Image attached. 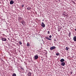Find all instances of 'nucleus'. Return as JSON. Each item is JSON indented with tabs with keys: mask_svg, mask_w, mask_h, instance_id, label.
<instances>
[{
	"mask_svg": "<svg viewBox=\"0 0 76 76\" xmlns=\"http://www.w3.org/2000/svg\"><path fill=\"white\" fill-rule=\"evenodd\" d=\"M41 26L42 27H43V28H44V27H45V24H44V23H42V24H41Z\"/></svg>",
	"mask_w": 76,
	"mask_h": 76,
	"instance_id": "nucleus-2",
	"label": "nucleus"
},
{
	"mask_svg": "<svg viewBox=\"0 0 76 76\" xmlns=\"http://www.w3.org/2000/svg\"><path fill=\"white\" fill-rule=\"evenodd\" d=\"M56 55L58 56H59L60 55V53H56Z\"/></svg>",
	"mask_w": 76,
	"mask_h": 76,
	"instance_id": "nucleus-12",
	"label": "nucleus"
},
{
	"mask_svg": "<svg viewBox=\"0 0 76 76\" xmlns=\"http://www.w3.org/2000/svg\"><path fill=\"white\" fill-rule=\"evenodd\" d=\"M18 19L19 20H21V19H22V18H21V17H18Z\"/></svg>",
	"mask_w": 76,
	"mask_h": 76,
	"instance_id": "nucleus-10",
	"label": "nucleus"
},
{
	"mask_svg": "<svg viewBox=\"0 0 76 76\" xmlns=\"http://www.w3.org/2000/svg\"><path fill=\"white\" fill-rule=\"evenodd\" d=\"M61 65L64 66L65 65V63L63 62L61 63Z\"/></svg>",
	"mask_w": 76,
	"mask_h": 76,
	"instance_id": "nucleus-7",
	"label": "nucleus"
},
{
	"mask_svg": "<svg viewBox=\"0 0 76 76\" xmlns=\"http://www.w3.org/2000/svg\"><path fill=\"white\" fill-rule=\"evenodd\" d=\"M45 38L46 39H48V40H51V39H50L48 37H46Z\"/></svg>",
	"mask_w": 76,
	"mask_h": 76,
	"instance_id": "nucleus-5",
	"label": "nucleus"
},
{
	"mask_svg": "<svg viewBox=\"0 0 76 76\" xmlns=\"http://www.w3.org/2000/svg\"><path fill=\"white\" fill-rule=\"evenodd\" d=\"M65 50H69V48L66 47L65 49Z\"/></svg>",
	"mask_w": 76,
	"mask_h": 76,
	"instance_id": "nucleus-17",
	"label": "nucleus"
},
{
	"mask_svg": "<svg viewBox=\"0 0 76 76\" xmlns=\"http://www.w3.org/2000/svg\"><path fill=\"white\" fill-rule=\"evenodd\" d=\"M27 46L29 47V44L27 43Z\"/></svg>",
	"mask_w": 76,
	"mask_h": 76,
	"instance_id": "nucleus-18",
	"label": "nucleus"
},
{
	"mask_svg": "<svg viewBox=\"0 0 76 76\" xmlns=\"http://www.w3.org/2000/svg\"><path fill=\"white\" fill-rule=\"evenodd\" d=\"M66 16V15H64V16Z\"/></svg>",
	"mask_w": 76,
	"mask_h": 76,
	"instance_id": "nucleus-24",
	"label": "nucleus"
},
{
	"mask_svg": "<svg viewBox=\"0 0 76 76\" xmlns=\"http://www.w3.org/2000/svg\"><path fill=\"white\" fill-rule=\"evenodd\" d=\"M75 0V1H76V0Z\"/></svg>",
	"mask_w": 76,
	"mask_h": 76,
	"instance_id": "nucleus-27",
	"label": "nucleus"
},
{
	"mask_svg": "<svg viewBox=\"0 0 76 76\" xmlns=\"http://www.w3.org/2000/svg\"><path fill=\"white\" fill-rule=\"evenodd\" d=\"M69 37H70V35H71V33H70V32H69Z\"/></svg>",
	"mask_w": 76,
	"mask_h": 76,
	"instance_id": "nucleus-14",
	"label": "nucleus"
},
{
	"mask_svg": "<svg viewBox=\"0 0 76 76\" xmlns=\"http://www.w3.org/2000/svg\"><path fill=\"white\" fill-rule=\"evenodd\" d=\"M49 37L50 38H51V37H52L51 35H50V36H49Z\"/></svg>",
	"mask_w": 76,
	"mask_h": 76,
	"instance_id": "nucleus-19",
	"label": "nucleus"
},
{
	"mask_svg": "<svg viewBox=\"0 0 76 76\" xmlns=\"http://www.w3.org/2000/svg\"><path fill=\"white\" fill-rule=\"evenodd\" d=\"M12 76H16V75L15 73H14Z\"/></svg>",
	"mask_w": 76,
	"mask_h": 76,
	"instance_id": "nucleus-16",
	"label": "nucleus"
},
{
	"mask_svg": "<svg viewBox=\"0 0 76 76\" xmlns=\"http://www.w3.org/2000/svg\"><path fill=\"white\" fill-rule=\"evenodd\" d=\"M31 8V7H28L27 8V10H30Z\"/></svg>",
	"mask_w": 76,
	"mask_h": 76,
	"instance_id": "nucleus-13",
	"label": "nucleus"
},
{
	"mask_svg": "<svg viewBox=\"0 0 76 76\" xmlns=\"http://www.w3.org/2000/svg\"><path fill=\"white\" fill-rule=\"evenodd\" d=\"M25 23V21H24V20H22L21 21V23L23 25V23Z\"/></svg>",
	"mask_w": 76,
	"mask_h": 76,
	"instance_id": "nucleus-11",
	"label": "nucleus"
},
{
	"mask_svg": "<svg viewBox=\"0 0 76 76\" xmlns=\"http://www.w3.org/2000/svg\"><path fill=\"white\" fill-rule=\"evenodd\" d=\"M38 56L37 55H36L34 56V59L35 60H37V59H38Z\"/></svg>",
	"mask_w": 76,
	"mask_h": 76,
	"instance_id": "nucleus-3",
	"label": "nucleus"
},
{
	"mask_svg": "<svg viewBox=\"0 0 76 76\" xmlns=\"http://www.w3.org/2000/svg\"><path fill=\"white\" fill-rule=\"evenodd\" d=\"M55 48H56V47H55V46H53L50 48V50H54V49H55Z\"/></svg>",
	"mask_w": 76,
	"mask_h": 76,
	"instance_id": "nucleus-1",
	"label": "nucleus"
},
{
	"mask_svg": "<svg viewBox=\"0 0 76 76\" xmlns=\"http://www.w3.org/2000/svg\"><path fill=\"white\" fill-rule=\"evenodd\" d=\"M54 41H56V39H55L54 40Z\"/></svg>",
	"mask_w": 76,
	"mask_h": 76,
	"instance_id": "nucleus-23",
	"label": "nucleus"
},
{
	"mask_svg": "<svg viewBox=\"0 0 76 76\" xmlns=\"http://www.w3.org/2000/svg\"><path fill=\"white\" fill-rule=\"evenodd\" d=\"M74 2V3H75V2Z\"/></svg>",
	"mask_w": 76,
	"mask_h": 76,
	"instance_id": "nucleus-26",
	"label": "nucleus"
},
{
	"mask_svg": "<svg viewBox=\"0 0 76 76\" xmlns=\"http://www.w3.org/2000/svg\"><path fill=\"white\" fill-rule=\"evenodd\" d=\"M21 69H22V70H23L24 69H23V68H22V67H21Z\"/></svg>",
	"mask_w": 76,
	"mask_h": 76,
	"instance_id": "nucleus-20",
	"label": "nucleus"
},
{
	"mask_svg": "<svg viewBox=\"0 0 76 76\" xmlns=\"http://www.w3.org/2000/svg\"><path fill=\"white\" fill-rule=\"evenodd\" d=\"M13 3H14V1H13L12 0H11L10 1V4H13Z\"/></svg>",
	"mask_w": 76,
	"mask_h": 76,
	"instance_id": "nucleus-6",
	"label": "nucleus"
},
{
	"mask_svg": "<svg viewBox=\"0 0 76 76\" xmlns=\"http://www.w3.org/2000/svg\"><path fill=\"white\" fill-rule=\"evenodd\" d=\"M48 34H50V31H48Z\"/></svg>",
	"mask_w": 76,
	"mask_h": 76,
	"instance_id": "nucleus-22",
	"label": "nucleus"
},
{
	"mask_svg": "<svg viewBox=\"0 0 76 76\" xmlns=\"http://www.w3.org/2000/svg\"><path fill=\"white\" fill-rule=\"evenodd\" d=\"M73 40L75 42L76 41V36H75L73 37Z\"/></svg>",
	"mask_w": 76,
	"mask_h": 76,
	"instance_id": "nucleus-8",
	"label": "nucleus"
},
{
	"mask_svg": "<svg viewBox=\"0 0 76 76\" xmlns=\"http://www.w3.org/2000/svg\"><path fill=\"white\" fill-rule=\"evenodd\" d=\"M22 7H24V5H22Z\"/></svg>",
	"mask_w": 76,
	"mask_h": 76,
	"instance_id": "nucleus-21",
	"label": "nucleus"
},
{
	"mask_svg": "<svg viewBox=\"0 0 76 76\" xmlns=\"http://www.w3.org/2000/svg\"><path fill=\"white\" fill-rule=\"evenodd\" d=\"M1 39L2 40V41H6V40H7V39H6L4 38H2Z\"/></svg>",
	"mask_w": 76,
	"mask_h": 76,
	"instance_id": "nucleus-4",
	"label": "nucleus"
},
{
	"mask_svg": "<svg viewBox=\"0 0 76 76\" xmlns=\"http://www.w3.org/2000/svg\"><path fill=\"white\" fill-rule=\"evenodd\" d=\"M19 44H20V45H22V43L21 41H20L19 42Z\"/></svg>",
	"mask_w": 76,
	"mask_h": 76,
	"instance_id": "nucleus-15",
	"label": "nucleus"
},
{
	"mask_svg": "<svg viewBox=\"0 0 76 76\" xmlns=\"http://www.w3.org/2000/svg\"><path fill=\"white\" fill-rule=\"evenodd\" d=\"M72 73H71V74H72Z\"/></svg>",
	"mask_w": 76,
	"mask_h": 76,
	"instance_id": "nucleus-28",
	"label": "nucleus"
},
{
	"mask_svg": "<svg viewBox=\"0 0 76 76\" xmlns=\"http://www.w3.org/2000/svg\"><path fill=\"white\" fill-rule=\"evenodd\" d=\"M60 61L61 62H63V61H64V59H61L60 60Z\"/></svg>",
	"mask_w": 76,
	"mask_h": 76,
	"instance_id": "nucleus-9",
	"label": "nucleus"
},
{
	"mask_svg": "<svg viewBox=\"0 0 76 76\" xmlns=\"http://www.w3.org/2000/svg\"><path fill=\"white\" fill-rule=\"evenodd\" d=\"M75 30L76 31V28L75 29Z\"/></svg>",
	"mask_w": 76,
	"mask_h": 76,
	"instance_id": "nucleus-25",
	"label": "nucleus"
}]
</instances>
